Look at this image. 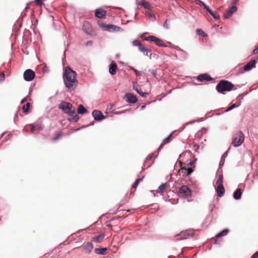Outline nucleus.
Instances as JSON below:
<instances>
[{
	"label": "nucleus",
	"mask_w": 258,
	"mask_h": 258,
	"mask_svg": "<svg viewBox=\"0 0 258 258\" xmlns=\"http://www.w3.org/2000/svg\"><path fill=\"white\" fill-rule=\"evenodd\" d=\"M76 73L69 67H67L63 74V79L66 87L70 91L74 90L78 84Z\"/></svg>",
	"instance_id": "nucleus-1"
},
{
	"label": "nucleus",
	"mask_w": 258,
	"mask_h": 258,
	"mask_svg": "<svg viewBox=\"0 0 258 258\" xmlns=\"http://www.w3.org/2000/svg\"><path fill=\"white\" fill-rule=\"evenodd\" d=\"M179 165L180 169L178 170V174L182 178L186 177L189 176L194 172V168L195 167V162L190 160L189 162L186 161L184 163V165L181 161H178L175 164L177 167Z\"/></svg>",
	"instance_id": "nucleus-2"
},
{
	"label": "nucleus",
	"mask_w": 258,
	"mask_h": 258,
	"mask_svg": "<svg viewBox=\"0 0 258 258\" xmlns=\"http://www.w3.org/2000/svg\"><path fill=\"white\" fill-rule=\"evenodd\" d=\"M234 85L230 82L227 80H221L217 84L216 90L220 93L225 94L226 92L232 90Z\"/></svg>",
	"instance_id": "nucleus-3"
},
{
	"label": "nucleus",
	"mask_w": 258,
	"mask_h": 258,
	"mask_svg": "<svg viewBox=\"0 0 258 258\" xmlns=\"http://www.w3.org/2000/svg\"><path fill=\"white\" fill-rule=\"evenodd\" d=\"M244 139L243 134L241 131H239L233 135L231 144L235 147H238L243 143Z\"/></svg>",
	"instance_id": "nucleus-4"
},
{
	"label": "nucleus",
	"mask_w": 258,
	"mask_h": 258,
	"mask_svg": "<svg viewBox=\"0 0 258 258\" xmlns=\"http://www.w3.org/2000/svg\"><path fill=\"white\" fill-rule=\"evenodd\" d=\"M179 159H180L179 161H181L183 162V164L186 162V161L188 162L191 161H194L195 162L196 159L192 155V153L189 150H186L185 152L182 153L179 156Z\"/></svg>",
	"instance_id": "nucleus-5"
},
{
	"label": "nucleus",
	"mask_w": 258,
	"mask_h": 258,
	"mask_svg": "<svg viewBox=\"0 0 258 258\" xmlns=\"http://www.w3.org/2000/svg\"><path fill=\"white\" fill-rule=\"evenodd\" d=\"M178 195L182 198H188L191 196L190 189L186 185H182L178 191Z\"/></svg>",
	"instance_id": "nucleus-6"
},
{
	"label": "nucleus",
	"mask_w": 258,
	"mask_h": 258,
	"mask_svg": "<svg viewBox=\"0 0 258 258\" xmlns=\"http://www.w3.org/2000/svg\"><path fill=\"white\" fill-rule=\"evenodd\" d=\"M145 41H151L154 42L155 44L160 47H167V45L162 39L153 35L149 36L143 38Z\"/></svg>",
	"instance_id": "nucleus-7"
},
{
	"label": "nucleus",
	"mask_w": 258,
	"mask_h": 258,
	"mask_svg": "<svg viewBox=\"0 0 258 258\" xmlns=\"http://www.w3.org/2000/svg\"><path fill=\"white\" fill-rule=\"evenodd\" d=\"M73 107L71 103L66 101H62L58 105V109L62 110L66 114L73 111Z\"/></svg>",
	"instance_id": "nucleus-8"
},
{
	"label": "nucleus",
	"mask_w": 258,
	"mask_h": 258,
	"mask_svg": "<svg viewBox=\"0 0 258 258\" xmlns=\"http://www.w3.org/2000/svg\"><path fill=\"white\" fill-rule=\"evenodd\" d=\"M194 235V231L191 229H187L182 231L179 234L176 235V236L179 237L177 240H183L190 238Z\"/></svg>",
	"instance_id": "nucleus-9"
},
{
	"label": "nucleus",
	"mask_w": 258,
	"mask_h": 258,
	"mask_svg": "<svg viewBox=\"0 0 258 258\" xmlns=\"http://www.w3.org/2000/svg\"><path fill=\"white\" fill-rule=\"evenodd\" d=\"M83 31L88 35L93 36L94 32L92 29L91 24L87 21H85L82 26Z\"/></svg>",
	"instance_id": "nucleus-10"
},
{
	"label": "nucleus",
	"mask_w": 258,
	"mask_h": 258,
	"mask_svg": "<svg viewBox=\"0 0 258 258\" xmlns=\"http://www.w3.org/2000/svg\"><path fill=\"white\" fill-rule=\"evenodd\" d=\"M35 77V72L31 69H27L24 72L23 78L26 81L30 82L34 79Z\"/></svg>",
	"instance_id": "nucleus-11"
},
{
	"label": "nucleus",
	"mask_w": 258,
	"mask_h": 258,
	"mask_svg": "<svg viewBox=\"0 0 258 258\" xmlns=\"http://www.w3.org/2000/svg\"><path fill=\"white\" fill-rule=\"evenodd\" d=\"M92 116L94 119L98 121H102V120L106 118V116H104L102 112L98 110H94L92 113Z\"/></svg>",
	"instance_id": "nucleus-12"
},
{
	"label": "nucleus",
	"mask_w": 258,
	"mask_h": 258,
	"mask_svg": "<svg viewBox=\"0 0 258 258\" xmlns=\"http://www.w3.org/2000/svg\"><path fill=\"white\" fill-rule=\"evenodd\" d=\"M124 97L126 102L129 103H135L138 101L136 96L131 93H127Z\"/></svg>",
	"instance_id": "nucleus-13"
},
{
	"label": "nucleus",
	"mask_w": 258,
	"mask_h": 258,
	"mask_svg": "<svg viewBox=\"0 0 258 258\" xmlns=\"http://www.w3.org/2000/svg\"><path fill=\"white\" fill-rule=\"evenodd\" d=\"M67 114L69 116L68 118V120L70 121H75L77 122L79 119V116L77 113H76L75 111V108L73 107V111L70 112V113H68Z\"/></svg>",
	"instance_id": "nucleus-14"
},
{
	"label": "nucleus",
	"mask_w": 258,
	"mask_h": 258,
	"mask_svg": "<svg viewBox=\"0 0 258 258\" xmlns=\"http://www.w3.org/2000/svg\"><path fill=\"white\" fill-rule=\"evenodd\" d=\"M237 10V8L235 6H232L230 7L227 10H226L224 14V16L225 19H228L234 13H235Z\"/></svg>",
	"instance_id": "nucleus-15"
},
{
	"label": "nucleus",
	"mask_w": 258,
	"mask_h": 258,
	"mask_svg": "<svg viewBox=\"0 0 258 258\" xmlns=\"http://www.w3.org/2000/svg\"><path fill=\"white\" fill-rule=\"evenodd\" d=\"M197 79L200 82H202L204 80L206 81H211L213 80V79L207 73L199 75L197 76Z\"/></svg>",
	"instance_id": "nucleus-16"
},
{
	"label": "nucleus",
	"mask_w": 258,
	"mask_h": 258,
	"mask_svg": "<svg viewBox=\"0 0 258 258\" xmlns=\"http://www.w3.org/2000/svg\"><path fill=\"white\" fill-rule=\"evenodd\" d=\"M256 61L255 59H252L249 61L246 64H245L243 68L244 72H248L251 70L252 69L255 67V63Z\"/></svg>",
	"instance_id": "nucleus-17"
},
{
	"label": "nucleus",
	"mask_w": 258,
	"mask_h": 258,
	"mask_svg": "<svg viewBox=\"0 0 258 258\" xmlns=\"http://www.w3.org/2000/svg\"><path fill=\"white\" fill-rule=\"evenodd\" d=\"M222 170L220 168L218 169L216 172L217 174V179L216 181V183L217 185H222L223 184V174Z\"/></svg>",
	"instance_id": "nucleus-18"
},
{
	"label": "nucleus",
	"mask_w": 258,
	"mask_h": 258,
	"mask_svg": "<svg viewBox=\"0 0 258 258\" xmlns=\"http://www.w3.org/2000/svg\"><path fill=\"white\" fill-rule=\"evenodd\" d=\"M121 30H122L121 28L113 24H108L107 29H106V31L109 32H117Z\"/></svg>",
	"instance_id": "nucleus-19"
},
{
	"label": "nucleus",
	"mask_w": 258,
	"mask_h": 258,
	"mask_svg": "<svg viewBox=\"0 0 258 258\" xmlns=\"http://www.w3.org/2000/svg\"><path fill=\"white\" fill-rule=\"evenodd\" d=\"M30 132L34 133L35 131H41L43 128V126L41 123L31 124Z\"/></svg>",
	"instance_id": "nucleus-20"
},
{
	"label": "nucleus",
	"mask_w": 258,
	"mask_h": 258,
	"mask_svg": "<svg viewBox=\"0 0 258 258\" xmlns=\"http://www.w3.org/2000/svg\"><path fill=\"white\" fill-rule=\"evenodd\" d=\"M106 14V11L99 8L96 10L95 16L98 18H103L105 17Z\"/></svg>",
	"instance_id": "nucleus-21"
},
{
	"label": "nucleus",
	"mask_w": 258,
	"mask_h": 258,
	"mask_svg": "<svg viewBox=\"0 0 258 258\" xmlns=\"http://www.w3.org/2000/svg\"><path fill=\"white\" fill-rule=\"evenodd\" d=\"M117 71V65L116 63L113 61L109 66V73L111 75H114L116 74Z\"/></svg>",
	"instance_id": "nucleus-22"
},
{
	"label": "nucleus",
	"mask_w": 258,
	"mask_h": 258,
	"mask_svg": "<svg viewBox=\"0 0 258 258\" xmlns=\"http://www.w3.org/2000/svg\"><path fill=\"white\" fill-rule=\"evenodd\" d=\"M133 89L134 90L136 91L137 93H138L140 96H141L143 97H145L146 95L148 94V93L147 92H143L139 86L137 84L133 85Z\"/></svg>",
	"instance_id": "nucleus-23"
},
{
	"label": "nucleus",
	"mask_w": 258,
	"mask_h": 258,
	"mask_svg": "<svg viewBox=\"0 0 258 258\" xmlns=\"http://www.w3.org/2000/svg\"><path fill=\"white\" fill-rule=\"evenodd\" d=\"M136 3L137 5L142 6L146 9H149L150 8L149 3L145 0H142L141 2L136 0Z\"/></svg>",
	"instance_id": "nucleus-24"
},
{
	"label": "nucleus",
	"mask_w": 258,
	"mask_h": 258,
	"mask_svg": "<svg viewBox=\"0 0 258 258\" xmlns=\"http://www.w3.org/2000/svg\"><path fill=\"white\" fill-rule=\"evenodd\" d=\"M140 51L143 53V54L147 56H149L150 58H151V50L149 48H145L143 45L139 50Z\"/></svg>",
	"instance_id": "nucleus-25"
},
{
	"label": "nucleus",
	"mask_w": 258,
	"mask_h": 258,
	"mask_svg": "<svg viewBox=\"0 0 258 258\" xmlns=\"http://www.w3.org/2000/svg\"><path fill=\"white\" fill-rule=\"evenodd\" d=\"M242 195V190L240 188H238L234 192L233 197L235 200H239L241 199Z\"/></svg>",
	"instance_id": "nucleus-26"
},
{
	"label": "nucleus",
	"mask_w": 258,
	"mask_h": 258,
	"mask_svg": "<svg viewBox=\"0 0 258 258\" xmlns=\"http://www.w3.org/2000/svg\"><path fill=\"white\" fill-rule=\"evenodd\" d=\"M217 188L216 189V192L217 193L218 196L219 197H222L225 192V189L223 184L222 185H217Z\"/></svg>",
	"instance_id": "nucleus-27"
},
{
	"label": "nucleus",
	"mask_w": 258,
	"mask_h": 258,
	"mask_svg": "<svg viewBox=\"0 0 258 258\" xmlns=\"http://www.w3.org/2000/svg\"><path fill=\"white\" fill-rule=\"evenodd\" d=\"M105 234L103 233H101L100 234L94 236L92 237V241L96 242H100L104 239Z\"/></svg>",
	"instance_id": "nucleus-28"
},
{
	"label": "nucleus",
	"mask_w": 258,
	"mask_h": 258,
	"mask_svg": "<svg viewBox=\"0 0 258 258\" xmlns=\"http://www.w3.org/2000/svg\"><path fill=\"white\" fill-rule=\"evenodd\" d=\"M107 250V248L106 247L96 248L94 249V251L96 254L104 255L105 254Z\"/></svg>",
	"instance_id": "nucleus-29"
},
{
	"label": "nucleus",
	"mask_w": 258,
	"mask_h": 258,
	"mask_svg": "<svg viewBox=\"0 0 258 258\" xmlns=\"http://www.w3.org/2000/svg\"><path fill=\"white\" fill-rule=\"evenodd\" d=\"M93 248V244L91 242H88L84 247L85 251L89 253Z\"/></svg>",
	"instance_id": "nucleus-30"
},
{
	"label": "nucleus",
	"mask_w": 258,
	"mask_h": 258,
	"mask_svg": "<svg viewBox=\"0 0 258 258\" xmlns=\"http://www.w3.org/2000/svg\"><path fill=\"white\" fill-rule=\"evenodd\" d=\"M88 111L86 108L82 104H80L77 109L78 114H83L87 112Z\"/></svg>",
	"instance_id": "nucleus-31"
},
{
	"label": "nucleus",
	"mask_w": 258,
	"mask_h": 258,
	"mask_svg": "<svg viewBox=\"0 0 258 258\" xmlns=\"http://www.w3.org/2000/svg\"><path fill=\"white\" fill-rule=\"evenodd\" d=\"M168 186L167 183H162L158 187V191L160 194H162L166 191V187Z\"/></svg>",
	"instance_id": "nucleus-32"
},
{
	"label": "nucleus",
	"mask_w": 258,
	"mask_h": 258,
	"mask_svg": "<svg viewBox=\"0 0 258 258\" xmlns=\"http://www.w3.org/2000/svg\"><path fill=\"white\" fill-rule=\"evenodd\" d=\"M170 47L171 48H173V49H175L180 51V52H182V53H184V58H186L187 57V55H188L187 53L185 51H184V50L181 49L178 46L172 45V46H170Z\"/></svg>",
	"instance_id": "nucleus-33"
},
{
	"label": "nucleus",
	"mask_w": 258,
	"mask_h": 258,
	"mask_svg": "<svg viewBox=\"0 0 258 258\" xmlns=\"http://www.w3.org/2000/svg\"><path fill=\"white\" fill-rule=\"evenodd\" d=\"M228 232V229H225L223 230L222 231L219 232L216 235V237L219 238L223 236L226 235Z\"/></svg>",
	"instance_id": "nucleus-34"
},
{
	"label": "nucleus",
	"mask_w": 258,
	"mask_h": 258,
	"mask_svg": "<svg viewBox=\"0 0 258 258\" xmlns=\"http://www.w3.org/2000/svg\"><path fill=\"white\" fill-rule=\"evenodd\" d=\"M195 121H196L195 120H193L184 123L180 128H179L178 132H181L183 131L187 125L191 124L194 123Z\"/></svg>",
	"instance_id": "nucleus-35"
},
{
	"label": "nucleus",
	"mask_w": 258,
	"mask_h": 258,
	"mask_svg": "<svg viewBox=\"0 0 258 258\" xmlns=\"http://www.w3.org/2000/svg\"><path fill=\"white\" fill-rule=\"evenodd\" d=\"M132 44L134 46H137L140 50L143 45V44L138 40H135L132 42Z\"/></svg>",
	"instance_id": "nucleus-36"
},
{
	"label": "nucleus",
	"mask_w": 258,
	"mask_h": 258,
	"mask_svg": "<svg viewBox=\"0 0 258 258\" xmlns=\"http://www.w3.org/2000/svg\"><path fill=\"white\" fill-rule=\"evenodd\" d=\"M30 103H27L25 105H24L22 106V110L23 112L24 113H26L28 112L29 110L30 109Z\"/></svg>",
	"instance_id": "nucleus-37"
},
{
	"label": "nucleus",
	"mask_w": 258,
	"mask_h": 258,
	"mask_svg": "<svg viewBox=\"0 0 258 258\" xmlns=\"http://www.w3.org/2000/svg\"><path fill=\"white\" fill-rule=\"evenodd\" d=\"M240 105V102H239L238 104H236V103H234L233 104H232L230 107H229L226 110V112H228V111H229L231 110H232L233 109L235 108H237L238 107V106H239Z\"/></svg>",
	"instance_id": "nucleus-38"
},
{
	"label": "nucleus",
	"mask_w": 258,
	"mask_h": 258,
	"mask_svg": "<svg viewBox=\"0 0 258 258\" xmlns=\"http://www.w3.org/2000/svg\"><path fill=\"white\" fill-rule=\"evenodd\" d=\"M172 133H170V135L169 136H168L166 138H165L163 140V142L161 144L160 146V148L163 145V144H167L170 141V137L172 135Z\"/></svg>",
	"instance_id": "nucleus-39"
},
{
	"label": "nucleus",
	"mask_w": 258,
	"mask_h": 258,
	"mask_svg": "<svg viewBox=\"0 0 258 258\" xmlns=\"http://www.w3.org/2000/svg\"><path fill=\"white\" fill-rule=\"evenodd\" d=\"M143 178L144 177L137 179L132 185L133 188H136L138 185L139 183L143 180Z\"/></svg>",
	"instance_id": "nucleus-40"
},
{
	"label": "nucleus",
	"mask_w": 258,
	"mask_h": 258,
	"mask_svg": "<svg viewBox=\"0 0 258 258\" xmlns=\"http://www.w3.org/2000/svg\"><path fill=\"white\" fill-rule=\"evenodd\" d=\"M146 15L151 19L152 21H155L156 20V17L155 15H154L151 12H147L146 13Z\"/></svg>",
	"instance_id": "nucleus-41"
},
{
	"label": "nucleus",
	"mask_w": 258,
	"mask_h": 258,
	"mask_svg": "<svg viewBox=\"0 0 258 258\" xmlns=\"http://www.w3.org/2000/svg\"><path fill=\"white\" fill-rule=\"evenodd\" d=\"M130 69L134 71V72L135 73V75L137 76H141V72L139 71H138L137 70L135 69L134 67H130Z\"/></svg>",
	"instance_id": "nucleus-42"
},
{
	"label": "nucleus",
	"mask_w": 258,
	"mask_h": 258,
	"mask_svg": "<svg viewBox=\"0 0 258 258\" xmlns=\"http://www.w3.org/2000/svg\"><path fill=\"white\" fill-rule=\"evenodd\" d=\"M98 25L101 28L103 29V30L106 31V29H107V26L108 24H106L102 22H98Z\"/></svg>",
	"instance_id": "nucleus-43"
},
{
	"label": "nucleus",
	"mask_w": 258,
	"mask_h": 258,
	"mask_svg": "<svg viewBox=\"0 0 258 258\" xmlns=\"http://www.w3.org/2000/svg\"><path fill=\"white\" fill-rule=\"evenodd\" d=\"M61 136V133L60 132H58L55 133V136L53 138V141H56L57 139H59L60 137Z\"/></svg>",
	"instance_id": "nucleus-44"
},
{
	"label": "nucleus",
	"mask_w": 258,
	"mask_h": 258,
	"mask_svg": "<svg viewBox=\"0 0 258 258\" xmlns=\"http://www.w3.org/2000/svg\"><path fill=\"white\" fill-rule=\"evenodd\" d=\"M168 20L166 19L163 25V27L166 30L170 29L169 24L168 23Z\"/></svg>",
	"instance_id": "nucleus-45"
},
{
	"label": "nucleus",
	"mask_w": 258,
	"mask_h": 258,
	"mask_svg": "<svg viewBox=\"0 0 258 258\" xmlns=\"http://www.w3.org/2000/svg\"><path fill=\"white\" fill-rule=\"evenodd\" d=\"M212 16H213V18L216 20H218L220 19V16L216 12H214V13L212 15Z\"/></svg>",
	"instance_id": "nucleus-46"
},
{
	"label": "nucleus",
	"mask_w": 258,
	"mask_h": 258,
	"mask_svg": "<svg viewBox=\"0 0 258 258\" xmlns=\"http://www.w3.org/2000/svg\"><path fill=\"white\" fill-rule=\"evenodd\" d=\"M149 72H150L154 77H156L157 75L156 70H155V69L150 70H150H149Z\"/></svg>",
	"instance_id": "nucleus-47"
},
{
	"label": "nucleus",
	"mask_w": 258,
	"mask_h": 258,
	"mask_svg": "<svg viewBox=\"0 0 258 258\" xmlns=\"http://www.w3.org/2000/svg\"><path fill=\"white\" fill-rule=\"evenodd\" d=\"M197 34L199 35H202V36H205L204 32L203 30H200V29H198L197 30Z\"/></svg>",
	"instance_id": "nucleus-48"
},
{
	"label": "nucleus",
	"mask_w": 258,
	"mask_h": 258,
	"mask_svg": "<svg viewBox=\"0 0 258 258\" xmlns=\"http://www.w3.org/2000/svg\"><path fill=\"white\" fill-rule=\"evenodd\" d=\"M36 2V4L39 6H42L43 5V3L42 2V0H34Z\"/></svg>",
	"instance_id": "nucleus-49"
},
{
	"label": "nucleus",
	"mask_w": 258,
	"mask_h": 258,
	"mask_svg": "<svg viewBox=\"0 0 258 258\" xmlns=\"http://www.w3.org/2000/svg\"><path fill=\"white\" fill-rule=\"evenodd\" d=\"M5 80V74L4 73L0 74V82H3Z\"/></svg>",
	"instance_id": "nucleus-50"
},
{
	"label": "nucleus",
	"mask_w": 258,
	"mask_h": 258,
	"mask_svg": "<svg viewBox=\"0 0 258 258\" xmlns=\"http://www.w3.org/2000/svg\"><path fill=\"white\" fill-rule=\"evenodd\" d=\"M196 4L198 5H202L203 6L205 4L203 1L201 0H196Z\"/></svg>",
	"instance_id": "nucleus-51"
},
{
	"label": "nucleus",
	"mask_w": 258,
	"mask_h": 258,
	"mask_svg": "<svg viewBox=\"0 0 258 258\" xmlns=\"http://www.w3.org/2000/svg\"><path fill=\"white\" fill-rule=\"evenodd\" d=\"M153 159V154H150L148 155V156L147 157L146 160H152Z\"/></svg>",
	"instance_id": "nucleus-52"
},
{
	"label": "nucleus",
	"mask_w": 258,
	"mask_h": 258,
	"mask_svg": "<svg viewBox=\"0 0 258 258\" xmlns=\"http://www.w3.org/2000/svg\"><path fill=\"white\" fill-rule=\"evenodd\" d=\"M250 258H258V251L255 252Z\"/></svg>",
	"instance_id": "nucleus-53"
},
{
	"label": "nucleus",
	"mask_w": 258,
	"mask_h": 258,
	"mask_svg": "<svg viewBox=\"0 0 258 258\" xmlns=\"http://www.w3.org/2000/svg\"><path fill=\"white\" fill-rule=\"evenodd\" d=\"M92 44H93V41L91 40L88 41L86 43V45L87 46H91Z\"/></svg>",
	"instance_id": "nucleus-54"
},
{
	"label": "nucleus",
	"mask_w": 258,
	"mask_h": 258,
	"mask_svg": "<svg viewBox=\"0 0 258 258\" xmlns=\"http://www.w3.org/2000/svg\"><path fill=\"white\" fill-rule=\"evenodd\" d=\"M203 7H204V8L208 12L210 10V8H209V7L206 4L203 6Z\"/></svg>",
	"instance_id": "nucleus-55"
},
{
	"label": "nucleus",
	"mask_w": 258,
	"mask_h": 258,
	"mask_svg": "<svg viewBox=\"0 0 258 258\" xmlns=\"http://www.w3.org/2000/svg\"><path fill=\"white\" fill-rule=\"evenodd\" d=\"M242 98H243V96H242V94H239V95L238 96L237 98V99H238L240 102V100L242 99Z\"/></svg>",
	"instance_id": "nucleus-56"
},
{
	"label": "nucleus",
	"mask_w": 258,
	"mask_h": 258,
	"mask_svg": "<svg viewBox=\"0 0 258 258\" xmlns=\"http://www.w3.org/2000/svg\"><path fill=\"white\" fill-rule=\"evenodd\" d=\"M252 53H253V54L257 53H258V49L256 48H255V49L253 50Z\"/></svg>",
	"instance_id": "nucleus-57"
},
{
	"label": "nucleus",
	"mask_w": 258,
	"mask_h": 258,
	"mask_svg": "<svg viewBox=\"0 0 258 258\" xmlns=\"http://www.w3.org/2000/svg\"><path fill=\"white\" fill-rule=\"evenodd\" d=\"M252 53H253V54L257 53H258V49L256 48H255V49L253 50Z\"/></svg>",
	"instance_id": "nucleus-58"
},
{
	"label": "nucleus",
	"mask_w": 258,
	"mask_h": 258,
	"mask_svg": "<svg viewBox=\"0 0 258 258\" xmlns=\"http://www.w3.org/2000/svg\"><path fill=\"white\" fill-rule=\"evenodd\" d=\"M229 150H230V147L229 148L228 150L223 154V155L222 156V157H225L227 155L228 152Z\"/></svg>",
	"instance_id": "nucleus-59"
},
{
	"label": "nucleus",
	"mask_w": 258,
	"mask_h": 258,
	"mask_svg": "<svg viewBox=\"0 0 258 258\" xmlns=\"http://www.w3.org/2000/svg\"><path fill=\"white\" fill-rule=\"evenodd\" d=\"M27 100V98L25 97L24 98H23L20 102V104H23Z\"/></svg>",
	"instance_id": "nucleus-60"
},
{
	"label": "nucleus",
	"mask_w": 258,
	"mask_h": 258,
	"mask_svg": "<svg viewBox=\"0 0 258 258\" xmlns=\"http://www.w3.org/2000/svg\"><path fill=\"white\" fill-rule=\"evenodd\" d=\"M94 121H92V122H91L89 124H88V125H87V126H89L93 125H94Z\"/></svg>",
	"instance_id": "nucleus-61"
},
{
	"label": "nucleus",
	"mask_w": 258,
	"mask_h": 258,
	"mask_svg": "<svg viewBox=\"0 0 258 258\" xmlns=\"http://www.w3.org/2000/svg\"><path fill=\"white\" fill-rule=\"evenodd\" d=\"M208 12L209 13V14L212 16V15L213 14V13H214V12L213 11H212L211 9L208 11Z\"/></svg>",
	"instance_id": "nucleus-62"
},
{
	"label": "nucleus",
	"mask_w": 258,
	"mask_h": 258,
	"mask_svg": "<svg viewBox=\"0 0 258 258\" xmlns=\"http://www.w3.org/2000/svg\"><path fill=\"white\" fill-rule=\"evenodd\" d=\"M208 12L209 13V14L212 16V15L213 14V13H214V12L213 11H212L211 9L208 11Z\"/></svg>",
	"instance_id": "nucleus-63"
},
{
	"label": "nucleus",
	"mask_w": 258,
	"mask_h": 258,
	"mask_svg": "<svg viewBox=\"0 0 258 258\" xmlns=\"http://www.w3.org/2000/svg\"><path fill=\"white\" fill-rule=\"evenodd\" d=\"M145 107H146V106H145V105H142V106H141V110H144V109L145 108Z\"/></svg>",
	"instance_id": "nucleus-64"
}]
</instances>
